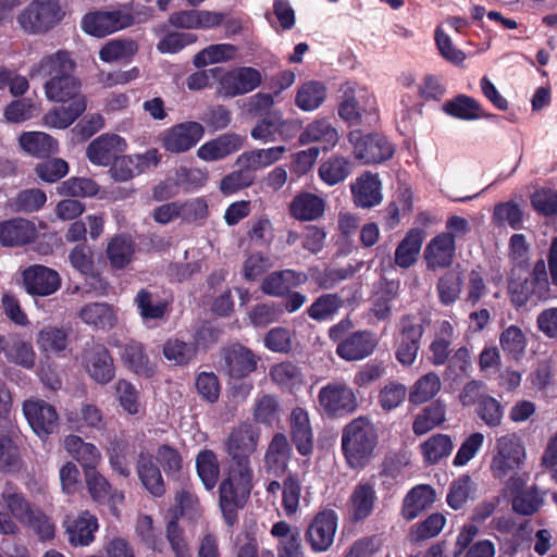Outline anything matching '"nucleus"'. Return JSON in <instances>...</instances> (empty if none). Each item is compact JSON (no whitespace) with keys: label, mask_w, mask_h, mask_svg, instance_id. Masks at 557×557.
Here are the masks:
<instances>
[{"label":"nucleus","mask_w":557,"mask_h":557,"mask_svg":"<svg viewBox=\"0 0 557 557\" xmlns=\"http://www.w3.org/2000/svg\"><path fill=\"white\" fill-rule=\"evenodd\" d=\"M343 299L336 294H324L318 297L307 309L308 315L314 321L331 319L342 307Z\"/></svg>","instance_id":"60"},{"label":"nucleus","mask_w":557,"mask_h":557,"mask_svg":"<svg viewBox=\"0 0 557 557\" xmlns=\"http://www.w3.org/2000/svg\"><path fill=\"white\" fill-rule=\"evenodd\" d=\"M441 391V380L435 372L422 375L412 385L409 392V401L421 405L431 400Z\"/></svg>","instance_id":"53"},{"label":"nucleus","mask_w":557,"mask_h":557,"mask_svg":"<svg viewBox=\"0 0 557 557\" xmlns=\"http://www.w3.org/2000/svg\"><path fill=\"white\" fill-rule=\"evenodd\" d=\"M79 319L96 329H111L116 323V314L111 306L106 302H91L85 305L78 311Z\"/></svg>","instance_id":"41"},{"label":"nucleus","mask_w":557,"mask_h":557,"mask_svg":"<svg viewBox=\"0 0 557 557\" xmlns=\"http://www.w3.org/2000/svg\"><path fill=\"white\" fill-rule=\"evenodd\" d=\"M445 420V405L441 400H435L424 407L421 412L416 416L412 424V431L416 435H423L444 423Z\"/></svg>","instance_id":"46"},{"label":"nucleus","mask_w":557,"mask_h":557,"mask_svg":"<svg viewBox=\"0 0 557 557\" xmlns=\"http://www.w3.org/2000/svg\"><path fill=\"white\" fill-rule=\"evenodd\" d=\"M126 141L116 134H103L94 139L86 149L88 160L99 166H107L116 154L126 149Z\"/></svg>","instance_id":"19"},{"label":"nucleus","mask_w":557,"mask_h":557,"mask_svg":"<svg viewBox=\"0 0 557 557\" xmlns=\"http://www.w3.org/2000/svg\"><path fill=\"white\" fill-rule=\"evenodd\" d=\"M64 448L82 465L84 472L96 469L101 459L99 449L94 444L84 442L77 435L66 436L64 438Z\"/></svg>","instance_id":"36"},{"label":"nucleus","mask_w":557,"mask_h":557,"mask_svg":"<svg viewBox=\"0 0 557 557\" xmlns=\"http://www.w3.org/2000/svg\"><path fill=\"white\" fill-rule=\"evenodd\" d=\"M139 49L134 39L119 38L108 41L99 51V58L107 63L129 61Z\"/></svg>","instance_id":"48"},{"label":"nucleus","mask_w":557,"mask_h":557,"mask_svg":"<svg viewBox=\"0 0 557 557\" xmlns=\"http://www.w3.org/2000/svg\"><path fill=\"white\" fill-rule=\"evenodd\" d=\"M355 203L362 208H371L381 200V181L379 175L366 173L351 186Z\"/></svg>","instance_id":"35"},{"label":"nucleus","mask_w":557,"mask_h":557,"mask_svg":"<svg viewBox=\"0 0 557 557\" xmlns=\"http://www.w3.org/2000/svg\"><path fill=\"white\" fill-rule=\"evenodd\" d=\"M525 449L516 434H507L496 440V453L491 461L493 476L503 480L516 473L523 463Z\"/></svg>","instance_id":"5"},{"label":"nucleus","mask_w":557,"mask_h":557,"mask_svg":"<svg viewBox=\"0 0 557 557\" xmlns=\"http://www.w3.org/2000/svg\"><path fill=\"white\" fill-rule=\"evenodd\" d=\"M420 449L425 465H437L451 454L454 442L450 435L437 433L424 441Z\"/></svg>","instance_id":"45"},{"label":"nucleus","mask_w":557,"mask_h":557,"mask_svg":"<svg viewBox=\"0 0 557 557\" xmlns=\"http://www.w3.org/2000/svg\"><path fill=\"white\" fill-rule=\"evenodd\" d=\"M290 437L298 453L309 456L313 450V434L309 414L302 408H295L289 417Z\"/></svg>","instance_id":"27"},{"label":"nucleus","mask_w":557,"mask_h":557,"mask_svg":"<svg viewBox=\"0 0 557 557\" xmlns=\"http://www.w3.org/2000/svg\"><path fill=\"white\" fill-rule=\"evenodd\" d=\"M85 482L91 498L99 504L110 500L120 503L124 499L123 493L113 490L107 479L96 469L85 471Z\"/></svg>","instance_id":"42"},{"label":"nucleus","mask_w":557,"mask_h":557,"mask_svg":"<svg viewBox=\"0 0 557 557\" xmlns=\"http://www.w3.org/2000/svg\"><path fill=\"white\" fill-rule=\"evenodd\" d=\"M23 280L26 290L33 295L48 296L55 293L61 286L59 273L40 264L26 269Z\"/></svg>","instance_id":"18"},{"label":"nucleus","mask_w":557,"mask_h":557,"mask_svg":"<svg viewBox=\"0 0 557 557\" xmlns=\"http://www.w3.org/2000/svg\"><path fill=\"white\" fill-rule=\"evenodd\" d=\"M258 444V436L250 424L235 428L225 441V450L231 460H250Z\"/></svg>","instance_id":"21"},{"label":"nucleus","mask_w":557,"mask_h":557,"mask_svg":"<svg viewBox=\"0 0 557 557\" xmlns=\"http://www.w3.org/2000/svg\"><path fill=\"white\" fill-rule=\"evenodd\" d=\"M197 474L207 490H212L219 480L220 463L213 450L202 449L196 456Z\"/></svg>","instance_id":"50"},{"label":"nucleus","mask_w":557,"mask_h":557,"mask_svg":"<svg viewBox=\"0 0 557 557\" xmlns=\"http://www.w3.org/2000/svg\"><path fill=\"white\" fill-rule=\"evenodd\" d=\"M519 272L511 269L508 278V292L511 302L516 307L525 306L532 297L537 300L549 298L550 288L546 264L543 259L536 261L530 277H522Z\"/></svg>","instance_id":"3"},{"label":"nucleus","mask_w":557,"mask_h":557,"mask_svg":"<svg viewBox=\"0 0 557 557\" xmlns=\"http://www.w3.org/2000/svg\"><path fill=\"white\" fill-rule=\"evenodd\" d=\"M339 141V134L327 117H319L308 123L299 135L300 145L318 143L323 150L333 149Z\"/></svg>","instance_id":"22"},{"label":"nucleus","mask_w":557,"mask_h":557,"mask_svg":"<svg viewBox=\"0 0 557 557\" xmlns=\"http://www.w3.org/2000/svg\"><path fill=\"white\" fill-rule=\"evenodd\" d=\"M87 108L86 97L76 98L69 106L58 107L47 112L42 117L45 126L64 129L81 116Z\"/></svg>","instance_id":"32"},{"label":"nucleus","mask_w":557,"mask_h":557,"mask_svg":"<svg viewBox=\"0 0 557 557\" xmlns=\"http://www.w3.org/2000/svg\"><path fill=\"white\" fill-rule=\"evenodd\" d=\"M253 469L251 460H231L227 476L220 485V506L228 525L236 521V510L250 494Z\"/></svg>","instance_id":"2"},{"label":"nucleus","mask_w":557,"mask_h":557,"mask_svg":"<svg viewBox=\"0 0 557 557\" xmlns=\"http://www.w3.org/2000/svg\"><path fill=\"white\" fill-rule=\"evenodd\" d=\"M544 503L537 487H531L518 492L511 497L512 510L520 516H532L540 510Z\"/></svg>","instance_id":"58"},{"label":"nucleus","mask_w":557,"mask_h":557,"mask_svg":"<svg viewBox=\"0 0 557 557\" xmlns=\"http://www.w3.org/2000/svg\"><path fill=\"white\" fill-rule=\"evenodd\" d=\"M97 529V518L88 511H83L75 520L66 522L69 540L75 546H85L91 543Z\"/></svg>","instance_id":"39"},{"label":"nucleus","mask_w":557,"mask_h":557,"mask_svg":"<svg viewBox=\"0 0 557 557\" xmlns=\"http://www.w3.org/2000/svg\"><path fill=\"white\" fill-rule=\"evenodd\" d=\"M319 406L329 417H345L358 407L354 389L344 381H332L320 388Z\"/></svg>","instance_id":"6"},{"label":"nucleus","mask_w":557,"mask_h":557,"mask_svg":"<svg viewBox=\"0 0 557 557\" xmlns=\"http://www.w3.org/2000/svg\"><path fill=\"white\" fill-rule=\"evenodd\" d=\"M197 354V348L194 343H186L177 338H171L165 342L163 346V355L169 361L175 364L189 363Z\"/></svg>","instance_id":"61"},{"label":"nucleus","mask_w":557,"mask_h":557,"mask_svg":"<svg viewBox=\"0 0 557 557\" xmlns=\"http://www.w3.org/2000/svg\"><path fill=\"white\" fill-rule=\"evenodd\" d=\"M134 24L135 17L126 10L97 11L83 17L82 28L92 36L104 37Z\"/></svg>","instance_id":"8"},{"label":"nucleus","mask_w":557,"mask_h":557,"mask_svg":"<svg viewBox=\"0 0 557 557\" xmlns=\"http://www.w3.org/2000/svg\"><path fill=\"white\" fill-rule=\"evenodd\" d=\"M443 111L455 119L473 121L486 116L480 102L465 94H459L443 104Z\"/></svg>","instance_id":"37"},{"label":"nucleus","mask_w":557,"mask_h":557,"mask_svg":"<svg viewBox=\"0 0 557 557\" xmlns=\"http://www.w3.org/2000/svg\"><path fill=\"white\" fill-rule=\"evenodd\" d=\"M423 332L422 324L414 317L406 315L400 320L395 355L401 364L411 366L414 362Z\"/></svg>","instance_id":"13"},{"label":"nucleus","mask_w":557,"mask_h":557,"mask_svg":"<svg viewBox=\"0 0 557 557\" xmlns=\"http://www.w3.org/2000/svg\"><path fill=\"white\" fill-rule=\"evenodd\" d=\"M44 88L48 100L54 102H66L70 100L72 102L76 98L84 97L81 95V81L73 73L47 79Z\"/></svg>","instance_id":"29"},{"label":"nucleus","mask_w":557,"mask_h":557,"mask_svg":"<svg viewBox=\"0 0 557 557\" xmlns=\"http://www.w3.org/2000/svg\"><path fill=\"white\" fill-rule=\"evenodd\" d=\"M349 172L348 159L339 156L331 157L319 168L320 178L330 186L343 182L349 175Z\"/></svg>","instance_id":"57"},{"label":"nucleus","mask_w":557,"mask_h":557,"mask_svg":"<svg viewBox=\"0 0 557 557\" xmlns=\"http://www.w3.org/2000/svg\"><path fill=\"white\" fill-rule=\"evenodd\" d=\"M476 413L487 426L497 428L502 424L504 408L493 396L483 395L478 401Z\"/></svg>","instance_id":"63"},{"label":"nucleus","mask_w":557,"mask_h":557,"mask_svg":"<svg viewBox=\"0 0 557 557\" xmlns=\"http://www.w3.org/2000/svg\"><path fill=\"white\" fill-rule=\"evenodd\" d=\"M205 135L202 124L186 121L164 129L159 140L164 150L171 153H183L195 147Z\"/></svg>","instance_id":"9"},{"label":"nucleus","mask_w":557,"mask_h":557,"mask_svg":"<svg viewBox=\"0 0 557 557\" xmlns=\"http://www.w3.org/2000/svg\"><path fill=\"white\" fill-rule=\"evenodd\" d=\"M377 339L368 331H358L342 341L336 348L337 355L347 360H361L373 352Z\"/></svg>","instance_id":"23"},{"label":"nucleus","mask_w":557,"mask_h":557,"mask_svg":"<svg viewBox=\"0 0 557 557\" xmlns=\"http://www.w3.org/2000/svg\"><path fill=\"white\" fill-rule=\"evenodd\" d=\"M337 527L338 516L334 510L324 509L318 512L305 533L311 549L315 553L327 550L334 542Z\"/></svg>","instance_id":"12"},{"label":"nucleus","mask_w":557,"mask_h":557,"mask_svg":"<svg viewBox=\"0 0 557 557\" xmlns=\"http://www.w3.org/2000/svg\"><path fill=\"white\" fill-rule=\"evenodd\" d=\"M5 358L26 370H32L36 364V352L32 343L17 336L10 337Z\"/></svg>","instance_id":"51"},{"label":"nucleus","mask_w":557,"mask_h":557,"mask_svg":"<svg viewBox=\"0 0 557 557\" xmlns=\"http://www.w3.org/2000/svg\"><path fill=\"white\" fill-rule=\"evenodd\" d=\"M424 238V230L420 227L410 228L396 248L395 263L404 269L413 265L418 260Z\"/></svg>","instance_id":"31"},{"label":"nucleus","mask_w":557,"mask_h":557,"mask_svg":"<svg viewBox=\"0 0 557 557\" xmlns=\"http://www.w3.org/2000/svg\"><path fill=\"white\" fill-rule=\"evenodd\" d=\"M462 286L463 277L461 273L446 271L438 277L436 283L440 302L446 307L454 305L460 298Z\"/></svg>","instance_id":"49"},{"label":"nucleus","mask_w":557,"mask_h":557,"mask_svg":"<svg viewBox=\"0 0 557 557\" xmlns=\"http://www.w3.org/2000/svg\"><path fill=\"white\" fill-rule=\"evenodd\" d=\"M292 449L287 437L277 433L265 453V466L274 472H284L290 459Z\"/></svg>","instance_id":"47"},{"label":"nucleus","mask_w":557,"mask_h":557,"mask_svg":"<svg viewBox=\"0 0 557 557\" xmlns=\"http://www.w3.org/2000/svg\"><path fill=\"white\" fill-rule=\"evenodd\" d=\"M499 344L508 358L520 360L527 348V338L517 325H509L499 335Z\"/></svg>","instance_id":"55"},{"label":"nucleus","mask_w":557,"mask_h":557,"mask_svg":"<svg viewBox=\"0 0 557 557\" xmlns=\"http://www.w3.org/2000/svg\"><path fill=\"white\" fill-rule=\"evenodd\" d=\"M21 148L36 158H48L58 152V141L44 132H25L18 138Z\"/></svg>","instance_id":"34"},{"label":"nucleus","mask_w":557,"mask_h":557,"mask_svg":"<svg viewBox=\"0 0 557 557\" xmlns=\"http://www.w3.org/2000/svg\"><path fill=\"white\" fill-rule=\"evenodd\" d=\"M226 373L233 379H244L257 370L260 358L249 348L235 344L223 352Z\"/></svg>","instance_id":"16"},{"label":"nucleus","mask_w":557,"mask_h":557,"mask_svg":"<svg viewBox=\"0 0 557 557\" xmlns=\"http://www.w3.org/2000/svg\"><path fill=\"white\" fill-rule=\"evenodd\" d=\"M307 281L308 275L305 272H297L290 269L275 271L263 280L261 290L273 297H282L292 288L305 284Z\"/></svg>","instance_id":"25"},{"label":"nucleus","mask_w":557,"mask_h":557,"mask_svg":"<svg viewBox=\"0 0 557 557\" xmlns=\"http://www.w3.org/2000/svg\"><path fill=\"white\" fill-rule=\"evenodd\" d=\"M457 245L449 234L435 235L425 246L423 258L429 271L449 269L456 257Z\"/></svg>","instance_id":"15"},{"label":"nucleus","mask_w":557,"mask_h":557,"mask_svg":"<svg viewBox=\"0 0 557 557\" xmlns=\"http://www.w3.org/2000/svg\"><path fill=\"white\" fill-rule=\"evenodd\" d=\"M83 363L89 376L99 384H107L114 376L113 360L103 345L87 343Z\"/></svg>","instance_id":"14"},{"label":"nucleus","mask_w":557,"mask_h":557,"mask_svg":"<svg viewBox=\"0 0 557 557\" xmlns=\"http://www.w3.org/2000/svg\"><path fill=\"white\" fill-rule=\"evenodd\" d=\"M379 433L372 421L363 416L351 420L342 433V449L351 469H363L375 455Z\"/></svg>","instance_id":"1"},{"label":"nucleus","mask_w":557,"mask_h":557,"mask_svg":"<svg viewBox=\"0 0 557 557\" xmlns=\"http://www.w3.org/2000/svg\"><path fill=\"white\" fill-rule=\"evenodd\" d=\"M446 519L442 513H432L417 523L410 531V541L419 543L436 536L444 528Z\"/></svg>","instance_id":"64"},{"label":"nucleus","mask_w":557,"mask_h":557,"mask_svg":"<svg viewBox=\"0 0 557 557\" xmlns=\"http://www.w3.org/2000/svg\"><path fill=\"white\" fill-rule=\"evenodd\" d=\"M325 210V201L311 193L298 194L289 205L290 214L299 221H314L321 218Z\"/></svg>","instance_id":"33"},{"label":"nucleus","mask_w":557,"mask_h":557,"mask_svg":"<svg viewBox=\"0 0 557 557\" xmlns=\"http://www.w3.org/2000/svg\"><path fill=\"white\" fill-rule=\"evenodd\" d=\"M22 410L33 432L46 438L59 429V414L53 405L44 399L32 397L24 400Z\"/></svg>","instance_id":"7"},{"label":"nucleus","mask_w":557,"mask_h":557,"mask_svg":"<svg viewBox=\"0 0 557 557\" xmlns=\"http://www.w3.org/2000/svg\"><path fill=\"white\" fill-rule=\"evenodd\" d=\"M35 225L21 218L0 222V244L3 246L25 245L36 238Z\"/></svg>","instance_id":"28"},{"label":"nucleus","mask_w":557,"mask_h":557,"mask_svg":"<svg viewBox=\"0 0 557 557\" xmlns=\"http://www.w3.org/2000/svg\"><path fill=\"white\" fill-rule=\"evenodd\" d=\"M98 190L96 182L87 177H71L57 187L60 196L70 197H92Z\"/></svg>","instance_id":"62"},{"label":"nucleus","mask_w":557,"mask_h":557,"mask_svg":"<svg viewBox=\"0 0 557 557\" xmlns=\"http://www.w3.org/2000/svg\"><path fill=\"white\" fill-rule=\"evenodd\" d=\"M38 348L46 354H59L67 346V334L63 329L46 326L37 334Z\"/></svg>","instance_id":"59"},{"label":"nucleus","mask_w":557,"mask_h":557,"mask_svg":"<svg viewBox=\"0 0 557 557\" xmlns=\"http://www.w3.org/2000/svg\"><path fill=\"white\" fill-rule=\"evenodd\" d=\"M76 64L70 53L64 50H59L42 57L35 63L29 71V76L30 78L52 79L55 76L73 73Z\"/></svg>","instance_id":"20"},{"label":"nucleus","mask_w":557,"mask_h":557,"mask_svg":"<svg viewBox=\"0 0 557 557\" xmlns=\"http://www.w3.org/2000/svg\"><path fill=\"white\" fill-rule=\"evenodd\" d=\"M376 494L374 485L370 482H360L354 488L349 502V515L356 522L368 518L374 507Z\"/></svg>","instance_id":"30"},{"label":"nucleus","mask_w":557,"mask_h":557,"mask_svg":"<svg viewBox=\"0 0 557 557\" xmlns=\"http://www.w3.org/2000/svg\"><path fill=\"white\" fill-rule=\"evenodd\" d=\"M65 15L59 0H33L17 15L20 27L27 34H45Z\"/></svg>","instance_id":"4"},{"label":"nucleus","mask_w":557,"mask_h":557,"mask_svg":"<svg viewBox=\"0 0 557 557\" xmlns=\"http://www.w3.org/2000/svg\"><path fill=\"white\" fill-rule=\"evenodd\" d=\"M134 255V243L129 236L117 235L113 237L107 247V256L112 267L122 269L127 265Z\"/></svg>","instance_id":"56"},{"label":"nucleus","mask_w":557,"mask_h":557,"mask_svg":"<svg viewBox=\"0 0 557 557\" xmlns=\"http://www.w3.org/2000/svg\"><path fill=\"white\" fill-rule=\"evenodd\" d=\"M134 304L145 323L151 320H162L168 312V302L146 288L138 290Z\"/></svg>","instance_id":"38"},{"label":"nucleus","mask_w":557,"mask_h":557,"mask_svg":"<svg viewBox=\"0 0 557 557\" xmlns=\"http://www.w3.org/2000/svg\"><path fill=\"white\" fill-rule=\"evenodd\" d=\"M123 361L137 374L150 376L154 372V366L144 351V347L138 342H129L122 351Z\"/></svg>","instance_id":"52"},{"label":"nucleus","mask_w":557,"mask_h":557,"mask_svg":"<svg viewBox=\"0 0 557 557\" xmlns=\"http://www.w3.org/2000/svg\"><path fill=\"white\" fill-rule=\"evenodd\" d=\"M434 502V491L429 485H418L409 491L403 504V517L410 521L428 509Z\"/></svg>","instance_id":"40"},{"label":"nucleus","mask_w":557,"mask_h":557,"mask_svg":"<svg viewBox=\"0 0 557 557\" xmlns=\"http://www.w3.org/2000/svg\"><path fill=\"white\" fill-rule=\"evenodd\" d=\"M245 137L236 133H225L202 144L197 149V157L206 162H214L239 151Z\"/></svg>","instance_id":"17"},{"label":"nucleus","mask_w":557,"mask_h":557,"mask_svg":"<svg viewBox=\"0 0 557 557\" xmlns=\"http://www.w3.org/2000/svg\"><path fill=\"white\" fill-rule=\"evenodd\" d=\"M1 500L8 511H0V533L3 535L20 534V528L14 519L24 524L36 508L22 493L12 491H4Z\"/></svg>","instance_id":"11"},{"label":"nucleus","mask_w":557,"mask_h":557,"mask_svg":"<svg viewBox=\"0 0 557 557\" xmlns=\"http://www.w3.org/2000/svg\"><path fill=\"white\" fill-rule=\"evenodd\" d=\"M237 48L231 44H215L200 50L194 57V65L203 67L209 64L226 62L235 58Z\"/></svg>","instance_id":"54"},{"label":"nucleus","mask_w":557,"mask_h":557,"mask_svg":"<svg viewBox=\"0 0 557 557\" xmlns=\"http://www.w3.org/2000/svg\"><path fill=\"white\" fill-rule=\"evenodd\" d=\"M286 151L285 146L247 150L237 157L236 165L245 166L251 174H255L281 161Z\"/></svg>","instance_id":"24"},{"label":"nucleus","mask_w":557,"mask_h":557,"mask_svg":"<svg viewBox=\"0 0 557 557\" xmlns=\"http://www.w3.org/2000/svg\"><path fill=\"white\" fill-rule=\"evenodd\" d=\"M262 78L258 70L250 66L235 67L223 71L219 76L218 92L233 98L248 94L261 85Z\"/></svg>","instance_id":"10"},{"label":"nucleus","mask_w":557,"mask_h":557,"mask_svg":"<svg viewBox=\"0 0 557 557\" xmlns=\"http://www.w3.org/2000/svg\"><path fill=\"white\" fill-rule=\"evenodd\" d=\"M348 140L354 146V154L364 163H380L383 160V145L377 134H363L359 129L348 134Z\"/></svg>","instance_id":"26"},{"label":"nucleus","mask_w":557,"mask_h":557,"mask_svg":"<svg viewBox=\"0 0 557 557\" xmlns=\"http://www.w3.org/2000/svg\"><path fill=\"white\" fill-rule=\"evenodd\" d=\"M326 98L325 86L315 81L301 84L295 96V104L304 112L318 110Z\"/></svg>","instance_id":"44"},{"label":"nucleus","mask_w":557,"mask_h":557,"mask_svg":"<svg viewBox=\"0 0 557 557\" xmlns=\"http://www.w3.org/2000/svg\"><path fill=\"white\" fill-rule=\"evenodd\" d=\"M137 474L144 487L154 497H160L165 493L160 469L154 465L150 456L145 454L139 455Z\"/></svg>","instance_id":"43"}]
</instances>
